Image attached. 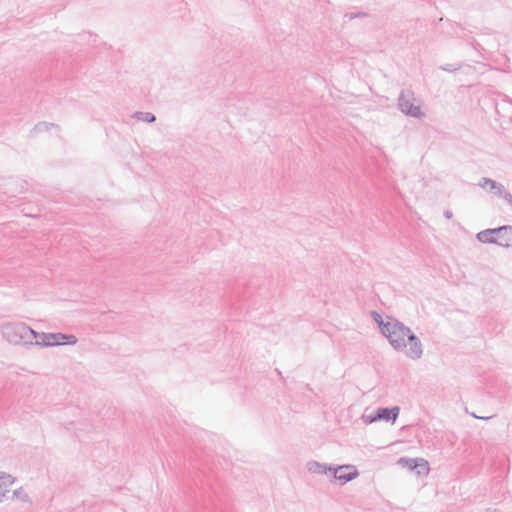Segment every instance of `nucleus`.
Listing matches in <instances>:
<instances>
[{
    "mask_svg": "<svg viewBox=\"0 0 512 512\" xmlns=\"http://www.w3.org/2000/svg\"><path fill=\"white\" fill-rule=\"evenodd\" d=\"M1 333L10 344L26 348L33 346L35 330L23 322H8L1 326Z\"/></svg>",
    "mask_w": 512,
    "mask_h": 512,
    "instance_id": "1",
    "label": "nucleus"
},
{
    "mask_svg": "<svg viewBox=\"0 0 512 512\" xmlns=\"http://www.w3.org/2000/svg\"><path fill=\"white\" fill-rule=\"evenodd\" d=\"M412 333L411 329L399 320L389 317L385 325H382V334L388 339L390 345L397 351L407 347L406 339Z\"/></svg>",
    "mask_w": 512,
    "mask_h": 512,
    "instance_id": "2",
    "label": "nucleus"
},
{
    "mask_svg": "<svg viewBox=\"0 0 512 512\" xmlns=\"http://www.w3.org/2000/svg\"><path fill=\"white\" fill-rule=\"evenodd\" d=\"M476 238L484 244H495L508 248L512 245V226L503 225L497 228H488L477 233Z\"/></svg>",
    "mask_w": 512,
    "mask_h": 512,
    "instance_id": "3",
    "label": "nucleus"
},
{
    "mask_svg": "<svg viewBox=\"0 0 512 512\" xmlns=\"http://www.w3.org/2000/svg\"><path fill=\"white\" fill-rule=\"evenodd\" d=\"M397 106L406 116L416 119H423L426 116V114L421 110L419 100L416 99L414 92L410 89H403L400 92Z\"/></svg>",
    "mask_w": 512,
    "mask_h": 512,
    "instance_id": "4",
    "label": "nucleus"
},
{
    "mask_svg": "<svg viewBox=\"0 0 512 512\" xmlns=\"http://www.w3.org/2000/svg\"><path fill=\"white\" fill-rule=\"evenodd\" d=\"M78 341L73 334L64 333H45L35 331L33 346L52 347L57 345H74Z\"/></svg>",
    "mask_w": 512,
    "mask_h": 512,
    "instance_id": "5",
    "label": "nucleus"
},
{
    "mask_svg": "<svg viewBox=\"0 0 512 512\" xmlns=\"http://www.w3.org/2000/svg\"><path fill=\"white\" fill-rule=\"evenodd\" d=\"M398 464L409 471H415L419 476H426L430 471L428 461L423 458L401 457Z\"/></svg>",
    "mask_w": 512,
    "mask_h": 512,
    "instance_id": "6",
    "label": "nucleus"
},
{
    "mask_svg": "<svg viewBox=\"0 0 512 512\" xmlns=\"http://www.w3.org/2000/svg\"><path fill=\"white\" fill-rule=\"evenodd\" d=\"M333 476L336 480H338L341 484H346L349 481L357 478L359 472L354 465H341V466H333L332 471Z\"/></svg>",
    "mask_w": 512,
    "mask_h": 512,
    "instance_id": "7",
    "label": "nucleus"
},
{
    "mask_svg": "<svg viewBox=\"0 0 512 512\" xmlns=\"http://www.w3.org/2000/svg\"><path fill=\"white\" fill-rule=\"evenodd\" d=\"M406 342L407 345H409V348L406 351V356L413 360L420 359L423 354V348L420 339L412 332L410 335H408Z\"/></svg>",
    "mask_w": 512,
    "mask_h": 512,
    "instance_id": "8",
    "label": "nucleus"
},
{
    "mask_svg": "<svg viewBox=\"0 0 512 512\" xmlns=\"http://www.w3.org/2000/svg\"><path fill=\"white\" fill-rule=\"evenodd\" d=\"M376 412L378 414L379 421L383 420L395 423L399 416L400 408L398 406L379 407L376 409Z\"/></svg>",
    "mask_w": 512,
    "mask_h": 512,
    "instance_id": "9",
    "label": "nucleus"
},
{
    "mask_svg": "<svg viewBox=\"0 0 512 512\" xmlns=\"http://www.w3.org/2000/svg\"><path fill=\"white\" fill-rule=\"evenodd\" d=\"M478 185L484 189L488 187L489 191L498 197L501 196L505 189L504 185L500 182L486 177L482 178Z\"/></svg>",
    "mask_w": 512,
    "mask_h": 512,
    "instance_id": "10",
    "label": "nucleus"
},
{
    "mask_svg": "<svg viewBox=\"0 0 512 512\" xmlns=\"http://www.w3.org/2000/svg\"><path fill=\"white\" fill-rule=\"evenodd\" d=\"M15 478L5 472H0V501L6 498V494L9 493L10 486L14 483Z\"/></svg>",
    "mask_w": 512,
    "mask_h": 512,
    "instance_id": "11",
    "label": "nucleus"
},
{
    "mask_svg": "<svg viewBox=\"0 0 512 512\" xmlns=\"http://www.w3.org/2000/svg\"><path fill=\"white\" fill-rule=\"evenodd\" d=\"M333 465H327L323 463H319L317 461H309L307 463V469L311 473L315 474H326L328 471H332Z\"/></svg>",
    "mask_w": 512,
    "mask_h": 512,
    "instance_id": "12",
    "label": "nucleus"
},
{
    "mask_svg": "<svg viewBox=\"0 0 512 512\" xmlns=\"http://www.w3.org/2000/svg\"><path fill=\"white\" fill-rule=\"evenodd\" d=\"M51 127L59 128V126L54 124V123H48V122H45V121L39 122L30 131V136L33 137L37 133L48 131Z\"/></svg>",
    "mask_w": 512,
    "mask_h": 512,
    "instance_id": "13",
    "label": "nucleus"
},
{
    "mask_svg": "<svg viewBox=\"0 0 512 512\" xmlns=\"http://www.w3.org/2000/svg\"><path fill=\"white\" fill-rule=\"evenodd\" d=\"M132 117L138 121L153 123L156 121V116L151 112L136 111Z\"/></svg>",
    "mask_w": 512,
    "mask_h": 512,
    "instance_id": "14",
    "label": "nucleus"
},
{
    "mask_svg": "<svg viewBox=\"0 0 512 512\" xmlns=\"http://www.w3.org/2000/svg\"><path fill=\"white\" fill-rule=\"evenodd\" d=\"M12 498H20L23 501H28L29 496L26 492L23 491L22 488H18L13 491Z\"/></svg>",
    "mask_w": 512,
    "mask_h": 512,
    "instance_id": "15",
    "label": "nucleus"
},
{
    "mask_svg": "<svg viewBox=\"0 0 512 512\" xmlns=\"http://www.w3.org/2000/svg\"><path fill=\"white\" fill-rule=\"evenodd\" d=\"M363 419H364V422L367 424H371V423L379 421L378 414H377L376 410L369 415H363Z\"/></svg>",
    "mask_w": 512,
    "mask_h": 512,
    "instance_id": "16",
    "label": "nucleus"
},
{
    "mask_svg": "<svg viewBox=\"0 0 512 512\" xmlns=\"http://www.w3.org/2000/svg\"><path fill=\"white\" fill-rule=\"evenodd\" d=\"M368 16V13L366 12H356V13H346L345 18H348L349 20H354L357 18H365Z\"/></svg>",
    "mask_w": 512,
    "mask_h": 512,
    "instance_id": "17",
    "label": "nucleus"
},
{
    "mask_svg": "<svg viewBox=\"0 0 512 512\" xmlns=\"http://www.w3.org/2000/svg\"><path fill=\"white\" fill-rule=\"evenodd\" d=\"M461 68V65L445 64L440 66V69L447 72H455Z\"/></svg>",
    "mask_w": 512,
    "mask_h": 512,
    "instance_id": "18",
    "label": "nucleus"
},
{
    "mask_svg": "<svg viewBox=\"0 0 512 512\" xmlns=\"http://www.w3.org/2000/svg\"><path fill=\"white\" fill-rule=\"evenodd\" d=\"M372 315H373V319L378 324L380 331L382 332V325H385L386 322H384L382 316L380 314H378L377 312L373 311Z\"/></svg>",
    "mask_w": 512,
    "mask_h": 512,
    "instance_id": "19",
    "label": "nucleus"
},
{
    "mask_svg": "<svg viewBox=\"0 0 512 512\" xmlns=\"http://www.w3.org/2000/svg\"><path fill=\"white\" fill-rule=\"evenodd\" d=\"M500 198H503L505 201H507L509 203V205L512 207V194L506 190V188L504 189V192L501 193V196H499Z\"/></svg>",
    "mask_w": 512,
    "mask_h": 512,
    "instance_id": "20",
    "label": "nucleus"
},
{
    "mask_svg": "<svg viewBox=\"0 0 512 512\" xmlns=\"http://www.w3.org/2000/svg\"><path fill=\"white\" fill-rule=\"evenodd\" d=\"M444 216H445V218H447V219H451V218L453 217V213H452V211H450V210H445V211H444Z\"/></svg>",
    "mask_w": 512,
    "mask_h": 512,
    "instance_id": "21",
    "label": "nucleus"
},
{
    "mask_svg": "<svg viewBox=\"0 0 512 512\" xmlns=\"http://www.w3.org/2000/svg\"><path fill=\"white\" fill-rule=\"evenodd\" d=\"M472 416L474 418H477V419H483V420H488V419H491L492 416H488V417H480V416H477L475 413H472Z\"/></svg>",
    "mask_w": 512,
    "mask_h": 512,
    "instance_id": "22",
    "label": "nucleus"
}]
</instances>
